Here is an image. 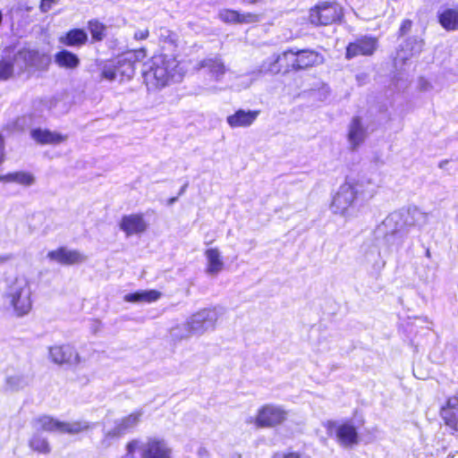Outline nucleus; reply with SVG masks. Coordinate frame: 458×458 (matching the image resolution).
Instances as JSON below:
<instances>
[{"label": "nucleus", "instance_id": "52", "mask_svg": "<svg viewBox=\"0 0 458 458\" xmlns=\"http://www.w3.org/2000/svg\"><path fill=\"white\" fill-rule=\"evenodd\" d=\"M176 200H177V198L174 197V198L170 199L168 202L171 205V204L174 203Z\"/></svg>", "mask_w": 458, "mask_h": 458}, {"label": "nucleus", "instance_id": "38", "mask_svg": "<svg viewBox=\"0 0 458 458\" xmlns=\"http://www.w3.org/2000/svg\"><path fill=\"white\" fill-rule=\"evenodd\" d=\"M412 218L416 225L422 227L428 224L429 214L419 209H414L412 211Z\"/></svg>", "mask_w": 458, "mask_h": 458}, {"label": "nucleus", "instance_id": "50", "mask_svg": "<svg viewBox=\"0 0 458 458\" xmlns=\"http://www.w3.org/2000/svg\"><path fill=\"white\" fill-rule=\"evenodd\" d=\"M420 88L423 89V90H428L429 89V84L428 82H427L426 81L424 80H421L420 81Z\"/></svg>", "mask_w": 458, "mask_h": 458}, {"label": "nucleus", "instance_id": "16", "mask_svg": "<svg viewBox=\"0 0 458 458\" xmlns=\"http://www.w3.org/2000/svg\"><path fill=\"white\" fill-rule=\"evenodd\" d=\"M217 16L225 23L250 24L260 21L259 15L252 13H241L236 10L224 8L219 10Z\"/></svg>", "mask_w": 458, "mask_h": 458}, {"label": "nucleus", "instance_id": "54", "mask_svg": "<svg viewBox=\"0 0 458 458\" xmlns=\"http://www.w3.org/2000/svg\"><path fill=\"white\" fill-rule=\"evenodd\" d=\"M426 256H427L428 258H430V251H429V250H427V251H426Z\"/></svg>", "mask_w": 458, "mask_h": 458}, {"label": "nucleus", "instance_id": "15", "mask_svg": "<svg viewBox=\"0 0 458 458\" xmlns=\"http://www.w3.org/2000/svg\"><path fill=\"white\" fill-rule=\"evenodd\" d=\"M143 411H135L115 421L114 428L106 433V437H119L135 428L140 423Z\"/></svg>", "mask_w": 458, "mask_h": 458}, {"label": "nucleus", "instance_id": "37", "mask_svg": "<svg viewBox=\"0 0 458 458\" xmlns=\"http://www.w3.org/2000/svg\"><path fill=\"white\" fill-rule=\"evenodd\" d=\"M89 30L95 41H101L106 37V26L98 21H89Z\"/></svg>", "mask_w": 458, "mask_h": 458}, {"label": "nucleus", "instance_id": "25", "mask_svg": "<svg viewBox=\"0 0 458 458\" xmlns=\"http://www.w3.org/2000/svg\"><path fill=\"white\" fill-rule=\"evenodd\" d=\"M207 259L206 272L211 276H216L224 268V261L221 252L216 248H210L205 251Z\"/></svg>", "mask_w": 458, "mask_h": 458}, {"label": "nucleus", "instance_id": "4", "mask_svg": "<svg viewBox=\"0 0 458 458\" xmlns=\"http://www.w3.org/2000/svg\"><path fill=\"white\" fill-rule=\"evenodd\" d=\"M221 315L218 308L203 309L192 316L182 326L174 328L172 334L179 339L188 338L191 335H201L209 330H214L216 323Z\"/></svg>", "mask_w": 458, "mask_h": 458}, {"label": "nucleus", "instance_id": "2", "mask_svg": "<svg viewBox=\"0 0 458 458\" xmlns=\"http://www.w3.org/2000/svg\"><path fill=\"white\" fill-rule=\"evenodd\" d=\"M186 73L184 64L173 55H159L153 56L144 78L149 88L161 89L171 83L180 82Z\"/></svg>", "mask_w": 458, "mask_h": 458}, {"label": "nucleus", "instance_id": "8", "mask_svg": "<svg viewBox=\"0 0 458 458\" xmlns=\"http://www.w3.org/2000/svg\"><path fill=\"white\" fill-rule=\"evenodd\" d=\"M139 453L141 458H172L173 450L168 443L158 437L139 439Z\"/></svg>", "mask_w": 458, "mask_h": 458}, {"label": "nucleus", "instance_id": "34", "mask_svg": "<svg viewBox=\"0 0 458 458\" xmlns=\"http://www.w3.org/2000/svg\"><path fill=\"white\" fill-rule=\"evenodd\" d=\"M27 385L25 377L21 374H13L6 377L5 388L9 391H18Z\"/></svg>", "mask_w": 458, "mask_h": 458}, {"label": "nucleus", "instance_id": "23", "mask_svg": "<svg viewBox=\"0 0 458 458\" xmlns=\"http://www.w3.org/2000/svg\"><path fill=\"white\" fill-rule=\"evenodd\" d=\"M31 138L39 144L57 145L64 142L67 137L49 130L34 129L30 131Z\"/></svg>", "mask_w": 458, "mask_h": 458}, {"label": "nucleus", "instance_id": "51", "mask_svg": "<svg viewBox=\"0 0 458 458\" xmlns=\"http://www.w3.org/2000/svg\"><path fill=\"white\" fill-rule=\"evenodd\" d=\"M186 188H187V184H184V185L181 188V190H180V193H179V194H182V193L185 191Z\"/></svg>", "mask_w": 458, "mask_h": 458}, {"label": "nucleus", "instance_id": "6", "mask_svg": "<svg viewBox=\"0 0 458 458\" xmlns=\"http://www.w3.org/2000/svg\"><path fill=\"white\" fill-rule=\"evenodd\" d=\"M286 418L287 411L282 406L265 404L258 410L255 418L247 420V423H253L257 428H272L283 423Z\"/></svg>", "mask_w": 458, "mask_h": 458}, {"label": "nucleus", "instance_id": "10", "mask_svg": "<svg viewBox=\"0 0 458 458\" xmlns=\"http://www.w3.org/2000/svg\"><path fill=\"white\" fill-rule=\"evenodd\" d=\"M342 10L336 3L323 2L310 9L309 20L311 24L328 25L339 20Z\"/></svg>", "mask_w": 458, "mask_h": 458}, {"label": "nucleus", "instance_id": "29", "mask_svg": "<svg viewBox=\"0 0 458 458\" xmlns=\"http://www.w3.org/2000/svg\"><path fill=\"white\" fill-rule=\"evenodd\" d=\"M162 296V293L157 290H145V291H139L132 293H128L124 295L123 300L127 302H133V303H139V302H146V303H151L155 302L157 300L160 299Z\"/></svg>", "mask_w": 458, "mask_h": 458}, {"label": "nucleus", "instance_id": "42", "mask_svg": "<svg viewBox=\"0 0 458 458\" xmlns=\"http://www.w3.org/2000/svg\"><path fill=\"white\" fill-rule=\"evenodd\" d=\"M411 21L410 20H404L400 27L399 33L401 36L405 35L408 33L411 29Z\"/></svg>", "mask_w": 458, "mask_h": 458}, {"label": "nucleus", "instance_id": "17", "mask_svg": "<svg viewBox=\"0 0 458 458\" xmlns=\"http://www.w3.org/2000/svg\"><path fill=\"white\" fill-rule=\"evenodd\" d=\"M148 228V224L141 214H131L123 216L120 222V229L127 236L140 234Z\"/></svg>", "mask_w": 458, "mask_h": 458}, {"label": "nucleus", "instance_id": "9", "mask_svg": "<svg viewBox=\"0 0 458 458\" xmlns=\"http://www.w3.org/2000/svg\"><path fill=\"white\" fill-rule=\"evenodd\" d=\"M285 60L291 63V66L294 70L307 69L312 66L319 65L324 63V56L314 50L290 49L283 53Z\"/></svg>", "mask_w": 458, "mask_h": 458}, {"label": "nucleus", "instance_id": "43", "mask_svg": "<svg viewBox=\"0 0 458 458\" xmlns=\"http://www.w3.org/2000/svg\"><path fill=\"white\" fill-rule=\"evenodd\" d=\"M149 35L148 30H137L134 33V38L136 40H143L146 39Z\"/></svg>", "mask_w": 458, "mask_h": 458}, {"label": "nucleus", "instance_id": "39", "mask_svg": "<svg viewBox=\"0 0 458 458\" xmlns=\"http://www.w3.org/2000/svg\"><path fill=\"white\" fill-rule=\"evenodd\" d=\"M13 73V65L9 62H0V79L7 80Z\"/></svg>", "mask_w": 458, "mask_h": 458}, {"label": "nucleus", "instance_id": "14", "mask_svg": "<svg viewBox=\"0 0 458 458\" xmlns=\"http://www.w3.org/2000/svg\"><path fill=\"white\" fill-rule=\"evenodd\" d=\"M352 188L356 199L369 200L377 193V185L370 178L361 176L346 182Z\"/></svg>", "mask_w": 458, "mask_h": 458}, {"label": "nucleus", "instance_id": "1", "mask_svg": "<svg viewBox=\"0 0 458 458\" xmlns=\"http://www.w3.org/2000/svg\"><path fill=\"white\" fill-rule=\"evenodd\" d=\"M407 214L394 211L389 214L376 229V241L365 253L368 262L378 264L391 251V246L402 236L407 227Z\"/></svg>", "mask_w": 458, "mask_h": 458}, {"label": "nucleus", "instance_id": "46", "mask_svg": "<svg viewBox=\"0 0 458 458\" xmlns=\"http://www.w3.org/2000/svg\"><path fill=\"white\" fill-rule=\"evenodd\" d=\"M4 138L0 135V164L4 161Z\"/></svg>", "mask_w": 458, "mask_h": 458}, {"label": "nucleus", "instance_id": "47", "mask_svg": "<svg viewBox=\"0 0 458 458\" xmlns=\"http://www.w3.org/2000/svg\"><path fill=\"white\" fill-rule=\"evenodd\" d=\"M12 255L11 254H4V255H0V265L9 261L12 259Z\"/></svg>", "mask_w": 458, "mask_h": 458}, {"label": "nucleus", "instance_id": "5", "mask_svg": "<svg viewBox=\"0 0 458 458\" xmlns=\"http://www.w3.org/2000/svg\"><path fill=\"white\" fill-rule=\"evenodd\" d=\"M34 428L38 431L43 430L50 433L78 435L92 430L97 423L84 420L62 421L49 415H41L32 421Z\"/></svg>", "mask_w": 458, "mask_h": 458}, {"label": "nucleus", "instance_id": "33", "mask_svg": "<svg viewBox=\"0 0 458 458\" xmlns=\"http://www.w3.org/2000/svg\"><path fill=\"white\" fill-rule=\"evenodd\" d=\"M101 78L109 81L120 80V69L114 60L109 61L103 65Z\"/></svg>", "mask_w": 458, "mask_h": 458}, {"label": "nucleus", "instance_id": "35", "mask_svg": "<svg viewBox=\"0 0 458 458\" xmlns=\"http://www.w3.org/2000/svg\"><path fill=\"white\" fill-rule=\"evenodd\" d=\"M441 417L445 424L454 431L458 430V409L452 410L450 408H442Z\"/></svg>", "mask_w": 458, "mask_h": 458}, {"label": "nucleus", "instance_id": "45", "mask_svg": "<svg viewBox=\"0 0 458 458\" xmlns=\"http://www.w3.org/2000/svg\"><path fill=\"white\" fill-rule=\"evenodd\" d=\"M198 455L200 457V458H208L209 457V453L208 451L204 448V447H200L199 450H198Z\"/></svg>", "mask_w": 458, "mask_h": 458}, {"label": "nucleus", "instance_id": "11", "mask_svg": "<svg viewBox=\"0 0 458 458\" xmlns=\"http://www.w3.org/2000/svg\"><path fill=\"white\" fill-rule=\"evenodd\" d=\"M49 358L55 364H67L71 366H77L82 359L70 344L55 345L49 348Z\"/></svg>", "mask_w": 458, "mask_h": 458}, {"label": "nucleus", "instance_id": "31", "mask_svg": "<svg viewBox=\"0 0 458 458\" xmlns=\"http://www.w3.org/2000/svg\"><path fill=\"white\" fill-rule=\"evenodd\" d=\"M284 57L283 54L280 55H273L269 56L264 63L260 65L259 69V73H278L281 70L278 65L279 61Z\"/></svg>", "mask_w": 458, "mask_h": 458}, {"label": "nucleus", "instance_id": "40", "mask_svg": "<svg viewBox=\"0 0 458 458\" xmlns=\"http://www.w3.org/2000/svg\"><path fill=\"white\" fill-rule=\"evenodd\" d=\"M139 452V439L130 441L126 445V454L122 458H136L135 452Z\"/></svg>", "mask_w": 458, "mask_h": 458}, {"label": "nucleus", "instance_id": "44", "mask_svg": "<svg viewBox=\"0 0 458 458\" xmlns=\"http://www.w3.org/2000/svg\"><path fill=\"white\" fill-rule=\"evenodd\" d=\"M444 408H450L452 410H458V399L456 397H451L447 400L446 406Z\"/></svg>", "mask_w": 458, "mask_h": 458}, {"label": "nucleus", "instance_id": "48", "mask_svg": "<svg viewBox=\"0 0 458 458\" xmlns=\"http://www.w3.org/2000/svg\"><path fill=\"white\" fill-rule=\"evenodd\" d=\"M265 0H242V2L243 4H255L262 3Z\"/></svg>", "mask_w": 458, "mask_h": 458}, {"label": "nucleus", "instance_id": "27", "mask_svg": "<svg viewBox=\"0 0 458 458\" xmlns=\"http://www.w3.org/2000/svg\"><path fill=\"white\" fill-rule=\"evenodd\" d=\"M336 437L340 445L345 447L352 446L358 441L357 431L350 424L340 425L336 429Z\"/></svg>", "mask_w": 458, "mask_h": 458}, {"label": "nucleus", "instance_id": "19", "mask_svg": "<svg viewBox=\"0 0 458 458\" xmlns=\"http://www.w3.org/2000/svg\"><path fill=\"white\" fill-rule=\"evenodd\" d=\"M377 48V40L373 38H362L350 43L346 49V58L352 59L359 55H370Z\"/></svg>", "mask_w": 458, "mask_h": 458}, {"label": "nucleus", "instance_id": "22", "mask_svg": "<svg viewBox=\"0 0 458 458\" xmlns=\"http://www.w3.org/2000/svg\"><path fill=\"white\" fill-rule=\"evenodd\" d=\"M259 111L239 109L234 114L228 115L226 122L232 128L249 127L258 118Z\"/></svg>", "mask_w": 458, "mask_h": 458}, {"label": "nucleus", "instance_id": "41", "mask_svg": "<svg viewBox=\"0 0 458 458\" xmlns=\"http://www.w3.org/2000/svg\"><path fill=\"white\" fill-rule=\"evenodd\" d=\"M58 0H41L40 3V11L42 13H47L52 7L56 4Z\"/></svg>", "mask_w": 458, "mask_h": 458}, {"label": "nucleus", "instance_id": "32", "mask_svg": "<svg viewBox=\"0 0 458 458\" xmlns=\"http://www.w3.org/2000/svg\"><path fill=\"white\" fill-rule=\"evenodd\" d=\"M6 182H16L21 185L30 186L34 182V177L27 172H14L4 175Z\"/></svg>", "mask_w": 458, "mask_h": 458}, {"label": "nucleus", "instance_id": "30", "mask_svg": "<svg viewBox=\"0 0 458 458\" xmlns=\"http://www.w3.org/2000/svg\"><path fill=\"white\" fill-rule=\"evenodd\" d=\"M87 40V33L81 29L71 30L59 38V42L67 47H81Z\"/></svg>", "mask_w": 458, "mask_h": 458}, {"label": "nucleus", "instance_id": "28", "mask_svg": "<svg viewBox=\"0 0 458 458\" xmlns=\"http://www.w3.org/2000/svg\"><path fill=\"white\" fill-rule=\"evenodd\" d=\"M28 445L30 450L39 454L47 455L52 451V447L47 437L38 430L30 437Z\"/></svg>", "mask_w": 458, "mask_h": 458}, {"label": "nucleus", "instance_id": "26", "mask_svg": "<svg viewBox=\"0 0 458 458\" xmlns=\"http://www.w3.org/2000/svg\"><path fill=\"white\" fill-rule=\"evenodd\" d=\"M54 61L58 67L67 70H74L81 64L79 56L66 49L55 53Z\"/></svg>", "mask_w": 458, "mask_h": 458}, {"label": "nucleus", "instance_id": "53", "mask_svg": "<svg viewBox=\"0 0 458 458\" xmlns=\"http://www.w3.org/2000/svg\"><path fill=\"white\" fill-rule=\"evenodd\" d=\"M0 182H6V179H4V175L0 176Z\"/></svg>", "mask_w": 458, "mask_h": 458}, {"label": "nucleus", "instance_id": "18", "mask_svg": "<svg viewBox=\"0 0 458 458\" xmlns=\"http://www.w3.org/2000/svg\"><path fill=\"white\" fill-rule=\"evenodd\" d=\"M368 137V128L360 117H353L348 126V143L352 150L357 149Z\"/></svg>", "mask_w": 458, "mask_h": 458}, {"label": "nucleus", "instance_id": "21", "mask_svg": "<svg viewBox=\"0 0 458 458\" xmlns=\"http://www.w3.org/2000/svg\"><path fill=\"white\" fill-rule=\"evenodd\" d=\"M424 41L420 38L412 37L408 38L397 51L395 62H405L411 57L419 55L423 48Z\"/></svg>", "mask_w": 458, "mask_h": 458}, {"label": "nucleus", "instance_id": "24", "mask_svg": "<svg viewBox=\"0 0 458 458\" xmlns=\"http://www.w3.org/2000/svg\"><path fill=\"white\" fill-rule=\"evenodd\" d=\"M440 25L447 31L458 30V5L445 8L437 13Z\"/></svg>", "mask_w": 458, "mask_h": 458}, {"label": "nucleus", "instance_id": "13", "mask_svg": "<svg viewBox=\"0 0 458 458\" xmlns=\"http://www.w3.org/2000/svg\"><path fill=\"white\" fill-rule=\"evenodd\" d=\"M47 258L58 264L70 266L86 261L87 257L77 250L60 247L47 253Z\"/></svg>", "mask_w": 458, "mask_h": 458}, {"label": "nucleus", "instance_id": "36", "mask_svg": "<svg viewBox=\"0 0 458 458\" xmlns=\"http://www.w3.org/2000/svg\"><path fill=\"white\" fill-rule=\"evenodd\" d=\"M158 38L163 43L168 44L171 47H176L178 46V35L166 28H160L158 30Z\"/></svg>", "mask_w": 458, "mask_h": 458}, {"label": "nucleus", "instance_id": "12", "mask_svg": "<svg viewBox=\"0 0 458 458\" xmlns=\"http://www.w3.org/2000/svg\"><path fill=\"white\" fill-rule=\"evenodd\" d=\"M146 55L144 49L130 51L114 59L120 69V81L130 80L134 74V64Z\"/></svg>", "mask_w": 458, "mask_h": 458}, {"label": "nucleus", "instance_id": "49", "mask_svg": "<svg viewBox=\"0 0 458 458\" xmlns=\"http://www.w3.org/2000/svg\"><path fill=\"white\" fill-rule=\"evenodd\" d=\"M283 458H300L297 453H288L282 456Z\"/></svg>", "mask_w": 458, "mask_h": 458}, {"label": "nucleus", "instance_id": "3", "mask_svg": "<svg viewBox=\"0 0 458 458\" xmlns=\"http://www.w3.org/2000/svg\"><path fill=\"white\" fill-rule=\"evenodd\" d=\"M4 299L17 317L29 314L33 304L31 280L25 275L9 280Z\"/></svg>", "mask_w": 458, "mask_h": 458}, {"label": "nucleus", "instance_id": "7", "mask_svg": "<svg viewBox=\"0 0 458 458\" xmlns=\"http://www.w3.org/2000/svg\"><path fill=\"white\" fill-rule=\"evenodd\" d=\"M352 191L351 186L346 182L339 187L330 206L333 213L345 218L356 216V209L353 205L356 198Z\"/></svg>", "mask_w": 458, "mask_h": 458}, {"label": "nucleus", "instance_id": "55", "mask_svg": "<svg viewBox=\"0 0 458 458\" xmlns=\"http://www.w3.org/2000/svg\"><path fill=\"white\" fill-rule=\"evenodd\" d=\"M280 457H281V455H280L279 454H276L273 456V458H280Z\"/></svg>", "mask_w": 458, "mask_h": 458}, {"label": "nucleus", "instance_id": "20", "mask_svg": "<svg viewBox=\"0 0 458 458\" xmlns=\"http://www.w3.org/2000/svg\"><path fill=\"white\" fill-rule=\"evenodd\" d=\"M196 69H205L210 77L216 81H221L226 72V67L222 59L218 56L203 59L197 64Z\"/></svg>", "mask_w": 458, "mask_h": 458}]
</instances>
